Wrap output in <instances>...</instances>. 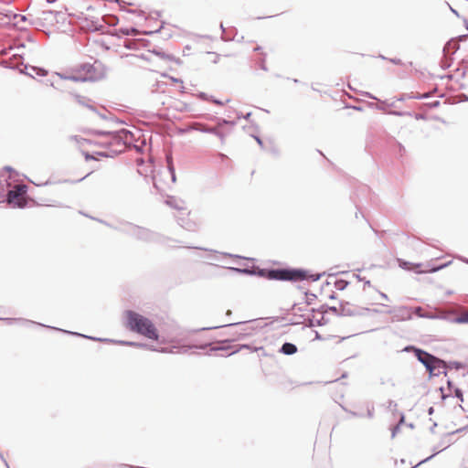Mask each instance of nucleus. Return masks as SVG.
<instances>
[{
  "mask_svg": "<svg viewBox=\"0 0 468 468\" xmlns=\"http://www.w3.org/2000/svg\"><path fill=\"white\" fill-rule=\"evenodd\" d=\"M91 175H92V173H90V174H88V175L86 176V177H90V176H91Z\"/></svg>",
  "mask_w": 468,
  "mask_h": 468,
  "instance_id": "18",
  "label": "nucleus"
},
{
  "mask_svg": "<svg viewBox=\"0 0 468 468\" xmlns=\"http://www.w3.org/2000/svg\"><path fill=\"white\" fill-rule=\"evenodd\" d=\"M281 352L284 355H293L297 352V347L292 343H284L281 348Z\"/></svg>",
  "mask_w": 468,
  "mask_h": 468,
  "instance_id": "8",
  "label": "nucleus"
},
{
  "mask_svg": "<svg viewBox=\"0 0 468 468\" xmlns=\"http://www.w3.org/2000/svg\"><path fill=\"white\" fill-rule=\"evenodd\" d=\"M124 318L125 326L130 331L154 341L159 340L158 330L149 318L131 310L124 313Z\"/></svg>",
  "mask_w": 468,
  "mask_h": 468,
  "instance_id": "1",
  "label": "nucleus"
},
{
  "mask_svg": "<svg viewBox=\"0 0 468 468\" xmlns=\"http://www.w3.org/2000/svg\"><path fill=\"white\" fill-rule=\"evenodd\" d=\"M446 265H447V264H444V265L440 266V267H438V268H433V269H432V271H435L441 270V269H442L443 267H445Z\"/></svg>",
  "mask_w": 468,
  "mask_h": 468,
  "instance_id": "14",
  "label": "nucleus"
},
{
  "mask_svg": "<svg viewBox=\"0 0 468 468\" xmlns=\"http://www.w3.org/2000/svg\"><path fill=\"white\" fill-rule=\"evenodd\" d=\"M72 146L80 150L87 161L98 160V156H107L106 154L98 149L99 145L90 139L75 135L69 138Z\"/></svg>",
  "mask_w": 468,
  "mask_h": 468,
  "instance_id": "2",
  "label": "nucleus"
},
{
  "mask_svg": "<svg viewBox=\"0 0 468 468\" xmlns=\"http://www.w3.org/2000/svg\"><path fill=\"white\" fill-rule=\"evenodd\" d=\"M167 165H168V167L170 169V171L172 172V175H174V167H173V165H172V158L170 156H167ZM175 176H173L174 177Z\"/></svg>",
  "mask_w": 468,
  "mask_h": 468,
  "instance_id": "12",
  "label": "nucleus"
},
{
  "mask_svg": "<svg viewBox=\"0 0 468 468\" xmlns=\"http://www.w3.org/2000/svg\"><path fill=\"white\" fill-rule=\"evenodd\" d=\"M130 346H140L139 344H135V343H129Z\"/></svg>",
  "mask_w": 468,
  "mask_h": 468,
  "instance_id": "16",
  "label": "nucleus"
},
{
  "mask_svg": "<svg viewBox=\"0 0 468 468\" xmlns=\"http://www.w3.org/2000/svg\"><path fill=\"white\" fill-rule=\"evenodd\" d=\"M27 186L25 185H16L14 189L7 194V202L17 207H24L27 204Z\"/></svg>",
  "mask_w": 468,
  "mask_h": 468,
  "instance_id": "4",
  "label": "nucleus"
},
{
  "mask_svg": "<svg viewBox=\"0 0 468 468\" xmlns=\"http://www.w3.org/2000/svg\"><path fill=\"white\" fill-rule=\"evenodd\" d=\"M100 179H101V182H104L106 180V176L105 175H101L100 176Z\"/></svg>",
  "mask_w": 468,
  "mask_h": 468,
  "instance_id": "15",
  "label": "nucleus"
},
{
  "mask_svg": "<svg viewBox=\"0 0 468 468\" xmlns=\"http://www.w3.org/2000/svg\"><path fill=\"white\" fill-rule=\"evenodd\" d=\"M399 425H397V426L393 429V431H392V437H395L396 432L398 431V430H399Z\"/></svg>",
  "mask_w": 468,
  "mask_h": 468,
  "instance_id": "13",
  "label": "nucleus"
},
{
  "mask_svg": "<svg viewBox=\"0 0 468 468\" xmlns=\"http://www.w3.org/2000/svg\"><path fill=\"white\" fill-rule=\"evenodd\" d=\"M260 49H261V48H260V47H256V48H254V50H260Z\"/></svg>",
  "mask_w": 468,
  "mask_h": 468,
  "instance_id": "17",
  "label": "nucleus"
},
{
  "mask_svg": "<svg viewBox=\"0 0 468 468\" xmlns=\"http://www.w3.org/2000/svg\"><path fill=\"white\" fill-rule=\"evenodd\" d=\"M71 79L76 80V81H85L89 78L88 77H80V76H72Z\"/></svg>",
  "mask_w": 468,
  "mask_h": 468,
  "instance_id": "11",
  "label": "nucleus"
},
{
  "mask_svg": "<svg viewBox=\"0 0 468 468\" xmlns=\"http://www.w3.org/2000/svg\"><path fill=\"white\" fill-rule=\"evenodd\" d=\"M180 215L181 217L178 218V219L180 220V225L187 230H195L196 223L190 219L185 220L184 218L185 216L189 217L190 212L186 210H182L180 211Z\"/></svg>",
  "mask_w": 468,
  "mask_h": 468,
  "instance_id": "7",
  "label": "nucleus"
},
{
  "mask_svg": "<svg viewBox=\"0 0 468 468\" xmlns=\"http://www.w3.org/2000/svg\"><path fill=\"white\" fill-rule=\"evenodd\" d=\"M267 278L270 280L296 282L306 280L309 278H313V280H317L318 276L314 277V275H309L308 272L303 270L280 269L269 271L267 273Z\"/></svg>",
  "mask_w": 468,
  "mask_h": 468,
  "instance_id": "3",
  "label": "nucleus"
},
{
  "mask_svg": "<svg viewBox=\"0 0 468 468\" xmlns=\"http://www.w3.org/2000/svg\"><path fill=\"white\" fill-rule=\"evenodd\" d=\"M417 358L426 367L431 375H437L436 369L440 367L441 361L429 353L418 348H413Z\"/></svg>",
  "mask_w": 468,
  "mask_h": 468,
  "instance_id": "5",
  "label": "nucleus"
},
{
  "mask_svg": "<svg viewBox=\"0 0 468 468\" xmlns=\"http://www.w3.org/2000/svg\"><path fill=\"white\" fill-rule=\"evenodd\" d=\"M457 321L459 323H468V314H463L462 316H460L459 318H457Z\"/></svg>",
  "mask_w": 468,
  "mask_h": 468,
  "instance_id": "10",
  "label": "nucleus"
},
{
  "mask_svg": "<svg viewBox=\"0 0 468 468\" xmlns=\"http://www.w3.org/2000/svg\"><path fill=\"white\" fill-rule=\"evenodd\" d=\"M414 314L420 317H431V315L424 314L423 309L421 307H416L414 309Z\"/></svg>",
  "mask_w": 468,
  "mask_h": 468,
  "instance_id": "9",
  "label": "nucleus"
},
{
  "mask_svg": "<svg viewBox=\"0 0 468 468\" xmlns=\"http://www.w3.org/2000/svg\"><path fill=\"white\" fill-rule=\"evenodd\" d=\"M367 303L371 306V309L375 312H379L380 307L387 306L388 298L385 293L380 292L378 290L369 288L367 292Z\"/></svg>",
  "mask_w": 468,
  "mask_h": 468,
  "instance_id": "6",
  "label": "nucleus"
}]
</instances>
